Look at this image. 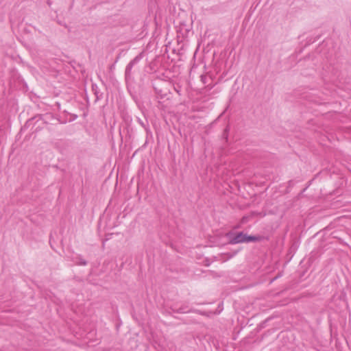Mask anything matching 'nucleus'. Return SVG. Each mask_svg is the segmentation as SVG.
<instances>
[{
  "label": "nucleus",
  "mask_w": 351,
  "mask_h": 351,
  "mask_svg": "<svg viewBox=\"0 0 351 351\" xmlns=\"http://www.w3.org/2000/svg\"><path fill=\"white\" fill-rule=\"evenodd\" d=\"M259 237L248 236L243 232L237 233L230 241L231 244H237L240 243H250L259 241Z\"/></svg>",
  "instance_id": "nucleus-1"
},
{
  "label": "nucleus",
  "mask_w": 351,
  "mask_h": 351,
  "mask_svg": "<svg viewBox=\"0 0 351 351\" xmlns=\"http://www.w3.org/2000/svg\"><path fill=\"white\" fill-rule=\"evenodd\" d=\"M134 62H135V60H133L126 66V69H125V77H129L130 75L131 71H132V69L133 67V65H134Z\"/></svg>",
  "instance_id": "nucleus-2"
},
{
  "label": "nucleus",
  "mask_w": 351,
  "mask_h": 351,
  "mask_svg": "<svg viewBox=\"0 0 351 351\" xmlns=\"http://www.w3.org/2000/svg\"><path fill=\"white\" fill-rule=\"evenodd\" d=\"M76 264L77 265H86V261L85 260H84L82 257L79 256L77 258H76Z\"/></svg>",
  "instance_id": "nucleus-3"
},
{
  "label": "nucleus",
  "mask_w": 351,
  "mask_h": 351,
  "mask_svg": "<svg viewBox=\"0 0 351 351\" xmlns=\"http://www.w3.org/2000/svg\"><path fill=\"white\" fill-rule=\"evenodd\" d=\"M218 308H219V311H218L217 313H219L222 311L223 308L221 306V305H219V307H218Z\"/></svg>",
  "instance_id": "nucleus-4"
},
{
  "label": "nucleus",
  "mask_w": 351,
  "mask_h": 351,
  "mask_svg": "<svg viewBox=\"0 0 351 351\" xmlns=\"http://www.w3.org/2000/svg\"><path fill=\"white\" fill-rule=\"evenodd\" d=\"M228 127H227V128L225 129L224 132H225V133H226V132H228Z\"/></svg>",
  "instance_id": "nucleus-5"
},
{
  "label": "nucleus",
  "mask_w": 351,
  "mask_h": 351,
  "mask_svg": "<svg viewBox=\"0 0 351 351\" xmlns=\"http://www.w3.org/2000/svg\"><path fill=\"white\" fill-rule=\"evenodd\" d=\"M204 77H204V76L202 77V79L203 81H205V79H204Z\"/></svg>",
  "instance_id": "nucleus-6"
},
{
  "label": "nucleus",
  "mask_w": 351,
  "mask_h": 351,
  "mask_svg": "<svg viewBox=\"0 0 351 351\" xmlns=\"http://www.w3.org/2000/svg\"><path fill=\"white\" fill-rule=\"evenodd\" d=\"M204 77H204V76L202 77V79L203 81H205V79H204Z\"/></svg>",
  "instance_id": "nucleus-7"
}]
</instances>
